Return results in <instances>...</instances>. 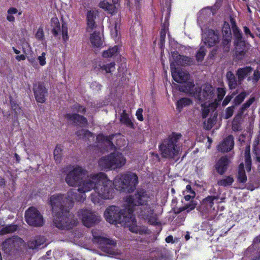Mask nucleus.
Wrapping results in <instances>:
<instances>
[{
    "label": "nucleus",
    "mask_w": 260,
    "mask_h": 260,
    "mask_svg": "<svg viewBox=\"0 0 260 260\" xmlns=\"http://www.w3.org/2000/svg\"><path fill=\"white\" fill-rule=\"evenodd\" d=\"M85 198L83 195L79 197L77 193L72 190L68 191V197L62 194L51 196L50 204L54 214V225L60 230L72 229L76 225L77 221L73 219L74 215L70 209L74 206V200L81 202Z\"/></svg>",
    "instance_id": "obj_1"
},
{
    "label": "nucleus",
    "mask_w": 260,
    "mask_h": 260,
    "mask_svg": "<svg viewBox=\"0 0 260 260\" xmlns=\"http://www.w3.org/2000/svg\"><path fill=\"white\" fill-rule=\"evenodd\" d=\"M77 191L81 193H85L93 189L95 193H91V200L94 204L100 203L102 200H108L113 198V188L112 182L108 179L104 173L90 175L85 180L81 181L78 185Z\"/></svg>",
    "instance_id": "obj_2"
},
{
    "label": "nucleus",
    "mask_w": 260,
    "mask_h": 260,
    "mask_svg": "<svg viewBox=\"0 0 260 260\" xmlns=\"http://www.w3.org/2000/svg\"><path fill=\"white\" fill-rule=\"evenodd\" d=\"M182 136L181 133L172 132L161 141L158 148L162 158L174 159L179 154L182 149L179 141Z\"/></svg>",
    "instance_id": "obj_3"
},
{
    "label": "nucleus",
    "mask_w": 260,
    "mask_h": 260,
    "mask_svg": "<svg viewBox=\"0 0 260 260\" xmlns=\"http://www.w3.org/2000/svg\"><path fill=\"white\" fill-rule=\"evenodd\" d=\"M138 184V177L137 174L131 172L118 175L112 183L117 190L128 192L134 191Z\"/></svg>",
    "instance_id": "obj_4"
},
{
    "label": "nucleus",
    "mask_w": 260,
    "mask_h": 260,
    "mask_svg": "<svg viewBox=\"0 0 260 260\" xmlns=\"http://www.w3.org/2000/svg\"><path fill=\"white\" fill-rule=\"evenodd\" d=\"M150 195L144 189H138L133 194L127 196L125 199L129 214L133 213L137 208L151 202Z\"/></svg>",
    "instance_id": "obj_5"
},
{
    "label": "nucleus",
    "mask_w": 260,
    "mask_h": 260,
    "mask_svg": "<svg viewBox=\"0 0 260 260\" xmlns=\"http://www.w3.org/2000/svg\"><path fill=\"white\" fill-rule=\"evenodd\" d=\"M126 159L119 152H114L102 157L99 160V165L102 170H115L123 166Z\"/></svg>",
    "instance_id": "obj_6"
},
{
    "label": "nucleus",
    "mask_w": 260,
    "mask_h": 260,
    "mask_svg": "<svg viewBox=\"0 0 260 260\" xmlns=\"http://www.w3.org/2000/svg\"><path fill=\"white\" fill-rule=\"evenodd\" d=\"M127 216L128 211L126 206L124 209H120L116 206H110L104 212L105 218L110 224H125V219L128 218Z\"/></svg>",
    "instance_id": "obj_7"
},
{
    "label": "nucleus",
    "mask_w": 260,
    "mask_h": 260,
    "mask_svg": "<svg viewBox=\"0 0 260 260\" xmlns=\"http://www.w3.org/2000/svg\"><path fill=\"white\" fill-rule=\"evenodd\" d=\"M135 211L140 219L147 221L149 224L152 225H157L159 224L157 221V215L155 213L154 205L151 202L145 205L137 208Z\"/></svg>",
    "instance_id": "obj_8"
},
{
    "label": "nucleus",
    "mask_w": 260,
    "mask_h": 260,
    "mask_svg": "<svg viewBox=\"0 0 260 260\" xmlns=\"http://www.w3.org/2000/svg\"><path fill=\"white\" fill-rule=\"evenodd\" d=\"M72 167L73 169L67 174L65 181L70 186H77L83 179L86 170L78 165Z\"/></svg>",
    "instance_id": "obj_9"
},
{
    "label": "nucleus",
    "mask_w": 260,
    "mask_h": 260,
    "mask_svg": "<svg viewBox=\"0 0 260 260\" xmlns=\"http://www.w3.org/2000/svg\"><path fill=\"white\" fill-rule=\"evenodd\" d=\"M25 221L30 226H42L44 224L42 215L37 209L34 207H29L25 213Z\"/></svg>",
    "instance_id": "obj_10"
},
{
    "label": "nucleus",
    "mask_w": 260,
    "mask_h": 260,
    "mask_svg": "<svg viewBox=\"0 0 260 260\" xmlns=\"http://www.w3.org/2000/svg\"><path fill=\"white\" fill-rule=\"evenodd\" d=\"M78 215L82 220L83 224L90 228L98 224L100 221V217L94 212L87 209H82L78 211Z\"/></svg>",
    "instance_id": "obj_11"
},
{
    "label": "nucleus",
    "mask_w": 260,
    "mask_h": 260,
    "mask_svg": "<svg viewBox=\"0 0 260 260\" xmlns=\"http://www.w3.org/2000/svg\"><path fill=\"white\" fill-rule=\"evenodd\" d=\"M33 91L35 99L37 103L41 104L46 102L48 94V89L43 82H38L33 85Z\"/></svg>",
    "instance_id": "obj_12"
},
{
    "label": "nucleus",
    "mask_w": 260,
    "mask_h": 260,
    "mask_svg": "<svg viewBox=\"0 0 260 260\" xmlns=\"http://www.w3.org/2000/svg\"><path fill=\"white\" fill-rule=\"evenodd\" d=\"M214 96V89L210 84H206L204 89H201L198 88L197 94L196 97L199 101L204 102L206 100H210L213 99Z\"/></svg>",
    "instance_id": "obj_13"
},
{
    "label": "nucleus",
    "mask_w": 260,
    "mask_h": 260,
    "mask_svg": "<svg viewBox=\"0 0 260 260\" xmlns=\"http://www.w3.org/2000/svg\"><path fill=\"white\" fill-rule=\"evenodd\" d=\"M170 69L172 78L175 82L182 83L188 80L189 77V74L182 70H178L174 62L170 63Z\"/></svg>",
    "instance_id": "obj_14"
},
{
    "label": "nucleus",
    "mask_w": 260,
    "mask_h": 260,
    "mask_svg": "<svg viewBox=\"0 0 260 260\" xmlns=\"http://www.w3.org/2000/svg\"><path fill=\"white\" fill-rule=\"evenodd\" d=\"M2 250L5 253L9 255L12 253L17 250L19 247V243L16 237H12L5 240L2 244Z\"/></svg>",
    "instance_id": "obj_15"
},
{
    "label": "nucleus",
    "mask_w": 260,
    "mask_h": 260,
    "mask_svg": "<svg viewBox=\"0 0 260 260\" xmlns=\"http://www.w3.org/2000/svg\"><path fill=\"white\" fill-rule=\"evenodd\" d=\"M64 117L68 121H72L74 124L80 127H85L88 123L87 119L78 113H67Z\"/></svg>",
    "instance_id": "obj_16"
},
{
    "label": "nucleus",
    "mask_w": 260,
    "mask_h": 260,
    "mask_svg": "<svg viewBox=\"0 0 260 260\" xmlns=\"http://www.w3.org/2000/svg\"><path fill=\"white\" fill-rule=\"evenodd\" d=\"M206 35L204 39V43L209 47L215 46L219 41V33L218 30L212 29H208L205 32Z\"/></svg>",
    "instance_id": "obj_17"
},
{
    "label": "nucleus",
    "mask_w": 260,
    "mask_h": 260,
    "mask_svg": "<svg viewBox=\"0 0 260 260\" xmlns=\"http://www.w3.org/2000/svg\"><path fill=\"white\" fill-rule=\"evenodd\" d=\"M236 57L242 60L250 48V44L246 41H240L234 44Z\"/></svg>",
    "instance_id": "obj_18"
},
{
    "label": "nucleus",
    "mask_w": 260,
    "mask_h": 260,
    "mask_svg": "<svg viewBox=\"0 0 260 260\" xmlns=\"http://www.w3.org/2000/svg\"><path fill=\"white\" fill-rule=\"evenodd\" d=\"M234 146V138L233 135H230L223 139L222 141L218 145L217 150L223 153L231 151Z\"/></svg>",
    "instance_id": "obj_19"
},
{
    "label": "nucleus",
    "mask_w": 260,
    "mask_h": 260,
    "mask_svg": "<svg viewBox=\"0 0 260 260\" xmlns=\"http://www.w3.org/2000/svg\"><path fill=\"white\" fill-rule=\"evenodd\" d=\"M127 217H128L127 219V221H125V223L123 224V225L128 226L129 231L133 233L140 234L144 233L137 225V222L133 213L129 214V213H128ZM125 220H126V219H125Z\"/></svg>",
    "instance_id": "obj_20"
},
{
    "label": "nucleus",
    "mask_w": 260,
    "mask_h": 260,
    "mask_svg": "<svg viewBox=\"0 0 260 260\" xmlns=\"http://www.w3.org/2000/svg\"><path fill=\"white\" fill-rule=\"evenodd\" d=\"M231 161L227 155L221 156L215 164V168L218 174L223 175L227 171Z\"/></svg>",
    "instance_id": "obj_21"
},
{
    "label": "nucleus",
    "mask_w": 260,
    "mask_h": 260,
    "mask_svg": "<svg viewBox=\"0 0 260 260\" xmlns=\"http://www.w3.org/2000/svg\"><path fill=\"white\" fill-rule=\"evenodd\" d=\"M184 84L180 85L178 88L179 90L186 93L196 96L197 94L198 88H194V84L193 81H186Z\"/></svg>",
    "instance_id": "obj_22"
},
{
    "label": "nucleus",
    "mask_w": 260,
    "mask_h": 260,
    "mask_svg": "<svg viewBox=\"0 0 260 260\" xmlns=\"http://www.w3.org/2000/svg\"><path fill=\"white\" fill-rule=\"evenodd\" d=\"M253 69L251 66H245L240 68L236 71V74L238 78V82L239 85L241 84L244 79L248 77L252 72Z\"/></svg>",
    "instance_id": "obj_23"
},
{
    "label": "nucleus",
    "mask_w": 260,
    "mask_h": 260,
    "mask_svg": "<svg viewBox=\"0 0 260 260\" xmlns=\"http://www.w3.org/2000/svg\"><path fill=\"white\" fill-rule=\"evenodd\" d=\"M172 56L175 61V64L180 66L189 64L191 62V58L180 55L177 51L172 52Z\"/></svg>",
    "instance_id": "obj_24"
},
{
    "label": "nucleus",
    "mask_w": 260,
    "mask_h": 260,
    "mask_svg": "<svg viewBox=\"0 0 260 260\" xmlns=\"http://www.w3.org/2000/svg\"><path fill=\"white\" fill-rule=\"evenodd\" d=\"M225 77L229 89L231 90L236 89L239 83L238 79H237L234 74L231 71H228Z\"/></svg>",
    "instance_id": "obj_25"
},
{
    "label": "nucleus",
    "mask_w": 260,
    "mask_h": 260,
    "mask_svg": "<svg viewBox=\"0 0 260 260\" xmlns=\"http://www.w3.org/2000/svg\"><path fill=\"white\" fill-rule=\"evenodd\" d=\"M93 242L99 245H111L115 247L117 245L116 242L107 238L101 236H95L93 234Z\"/></svg>",
    "instance_id": "obj_26"
},
{
    "label": "nucleus",
    "mask_w": 260,
    "mask_h": 260,
    "mask_svg": "<svg viewBox=\"0 0 260 260\" xmlns=\"http://www.w3.org/2000/svg\"><path fill=\"white\" fill-rule=\"evenodd\" d=\"M96 17V13L93 10H90L87 11L86 14L87 26L91 30L95 27V20Z\"/></svg>",
    "instance_id": "obj_27"
},
{
    "label": "nucleus",
    "mask_w": 260,
    "mask_h": 260,
    "mask_svg": "<svg viewBox=\"0 0 260 260\" xmlns=\"http://www.w3.org/2000/svg\"><path fill=\"white\" fill-rule=\"evenodd\" d=\"M90 41L93 47H100L103 45V41L100 32L95 30L90 36Z\"/></svg>",
    "instance_id": "obj_28"
},
{
    "label": "nucleus",
    "mask_w": 260,
    "mask_h": 260,
    "mask_svg": "<svg viewBox=\"0 0 260 260\" xmlns=\"http://www.w3.org/2000/svg\"><path fill=\"white\" fill-rule=\"evenodd\" d=\"M120 121L122 124L125 125L127 127L132 129L135 128V125L129 117V116L126 113L125 110H123L122 112L120 114Z\"/></svg>",
    "instance_id": "obj_29"
},
{
    "label": "nucleus",
    "mask_w": 260,
    "mask_h": 260,
    "mask_svg": "<svg viewBox=\"0 0 260 260\" xmlns=\"http://www.w3.org/2000/svg\"><path fill=\"white\" fill-rule=\"evenodd\" d=\"M51 26L52 27V34L55 37H57L61 29L60 23L57 17H54L51 19Z\"/></svg>",
    "instance_id": "obj_30"
},
{
    "label": "nucleus",
    "mask_w": 260,
    "mask_h": 260,
    "mask_svg": "<svg viewBox=\"0 0 260 260\" xmlns=\"http://www.w3.org/2000/svg\"><path fill=\"white\" fill-rule=\"evenodd\" d=\"M192 100L188 98H182L178 100L176 104L177 111L180 112L183 108L191 105Z\"/></svg>",
    "instance_id": "obj_31"
},
{
    "label": "nucleus",
    "mask_w": 260,
    "mask_h": 260,
    "mask_svg": "<svg viewBox=\"0 0 260 260\" xmlns=\"http://www.w3.org/2000/svg\"><path fill=\"white\" fill-rule=\"evenodd\" d=\"M114 138L113 135L109 136H105L103 134H100L96 136V141L99 143H104L107 142L110 146H114L112 139Z\"/></svg>",
    "instance_id": "obj_32"
},
{
    "label": "nucleus",
    "mask_w": 260,
    "mask_h": 260,
    "mask_svg": "<svg viewBox=\"0 0 260 260\" xmlns=\"http://www.w3.org/2000/svg\"><path fill=\"white\" fill-rule=\"evenodd\" d=\"M99 7L111 14H114L116 11V7L114 5L110 4L105 1L100 2Z\"/></svg>",
    "instance_id": "obj_33"
},
{
    "label": "nucleus",
    "mask_w": 260,
    "mask_h": 260,
    "mask_svg": "<svg viewBox=\"0 0 260 260\" xmlns=\"http://www.w3.org/2000/svg\"><path fill=\"white\" fill-rule=\"evenodd\" d=\"M54 158L57 164L61 162L62 156V149L60 145H56L53 151Z\"/></svg>",
    "instance_id": "obj_34"
},
{
    "label": "nucleus",
    "mask_w": 260,
    "mask_h": 260,
    "mask_svg": "<svg viewBox=\"0 0 260 260\" xmlns=\"http://www.w3.org/2000/svg\"><path fill=\"white\" fill-rule=\"evenodd\" d=\"M18 226L16 224H11L3 227L0 230V235H4L15 232L17 231Z\"/></svg>",
    "instance_id": "obj_35"
},
{
    "label": "nucleus",
    "mask_w": 260,
    "mask_h": 260,
    "mask_svg": "<svg viewBox=\"0 0 260 260\" xmlns=\"http://www.w3.org/2000/svg\"><path fill=\"white\" fill-rule=\"evenodd\" d=\"M241 118V116L239 115L234 117L232 123V129L233 131L238 132L242 130Z\"/></svg>",
    "instance_id": "obj_36"
},
{
    "label": "nucleus",
    "mask_w": 260,
    "mask_h": 260,
    "mask_svg": "<svg viewBox=\"0 0 260 260\" xmlns=\"http://www.w3.org/2000/svg\"><path fill=\"white\" fill-rule=\"evenodd\" d=\"M10 104L11 105L12 110L14 112L15 115L20 114L22 111L21 108L20 107L17 101L10 96Z\"/></svg>",
    "instance_id": "obj_37"
},
{
    "label": "nucleus",
    "mask_w": 260,
    "mask_h": 260,
    "mask_svg": "<svg viewBox=\"0 0 260 260\" xmlns=\"http://www.w3.org/2000/svg\"><path fill=\"white\" fill-rule=\"evenodd\" d=\"M234 181V178L231 176H225L224 178L218 180L217 184L219 186L226 187L231 186Z\"/></svg>",
    "instance_id": "obj_38"
},
{
    "label": "nucleus",
    "mask_w": 260,
    "mask_h": 260,
    "mask_svg": "<svg viewBox=\"0 0 260 260\" xmlns=\"http://www.w3.org/2000/svg\"><path fill=\"white\" fill-rule=\"evenodd\" d=\"M233 24L235 27V28H233V35L234 37V44L244 41V40L243 39L242 34L240 29L236 25L235 22H234Z\"/></svg>",
    "instance_id": "obj_39"
},
{
    "label": "nucleus",
    "mask_w": 260,
    "mask_h": 260,
    "mask_svg": "<svg viewBox=\"0 0 260 260\" xmlns=\"http://www.w3.org/2000/svg\"><path fill=\"white\" fill-rule=\"evenodd\" d=\"M219 199V195L208 196L203 200V203L206 205L212 207L213 206L214 200H217Z\"/></svg>",
    "instance_id": "obj_40"
},
{
    "label": "nucleus",
    "mask_w": 260,
    "mask_h": 260,
    "mask_svg": "<svg viewBox=\"0 0 260 260\" xmlns=\"http://www.w3.org/2000/svg\"><path fill=\"white\" fill-rule=\"evenodd\" d=\"M43 243L41 240V238L37 237L36 238L31 241H29L28 242V247L30 249H35L39 248V247Z\"/></svg>",
    "instance_id": "obj_41"
},
{
    "label": "nucleus",
    "mask_w": 260,
    "mask_h": 260,
    "mask_svg": "<svg viewBox=\"0 0 260 260\" xmlns=\"http://www.w3.org/2000/svg\"><path fill=\"white\" fill-rule=\"evenodd\" d=\"M149 260H166V256L160 251L151 252Z\"/></svg>",
    "instance_id": "obj_42"
},
{
    "label": "nucleus",
    "mask_w": 260,
    "mask_h": 260,
    "mask_svg": "<svg viewBox=\"0 0 260 260\" xmlns=\"http://www.w3.org/2000/svg\"><path fill=\"white\" fill-rule=\"evenodd\" d=\"M99 66L102 71H105L106 73H110L115 69V63L114 62H111L109 63L103 64L102 66L99 64Z\"/></svg>",
    "instance_id": "obj_43"
},
{
    "label": "nucleus",
    "mask_w": 260,
    "mask_h": 260,
    "mask_svg": "<svg viewBox=\"0 0 260 260\" xmlns=\"http://www.w3.org/2000/svg\"><path fill=\"white\" fill-rule=\"evenodd\" d=\"M75 134L79 138L85 139L91 137L92 134L88 129H82L76 131Z\"/></svg>",
    "instance_id": "obj_44"
},
{
    "label": "nucleus",
    "mask_w": 260,
    "mask_h": 260,
    "mask_svg": "<svg viewBox=\"0 0 260 260\" xmlns=\"http://www.w3.org/2000/svg\"><path fill=\"white\" fill-rule=\"evenodd\" d=\"M18 12L17 9L14 7L10 8L7 11V20L10 22H13L15 21V17L14 14L17 13Z\"/></svg>",
    "instance_id": "obj_45"
},
{
    "label": "nucleus",
    "mask_w": 260,
    "mask_h": 260,
    "mask_svg": "<svg viewBox=\"0 0 260 260\" xmlns=\"http://www.w3.org/2000/svg\"><path fill=\"white\" fill-rule=\"evenodd\" d=\"M71 109L73 111L76 112L77 113H81L82 114H85L86 112V108L84 106L80 105L78 103H76L74 104Z\"/></svg>",
    "instance_id": "obj_46"
},
{
    "label": "nucleus",
    "mask_w": 260,
    "mask_h": 260,
    "mask_svg": "<svg viewBox=\"0 0 260 260\" xmlns=\"http://www.w3.org/2000/svg\"><path fill=\"white\" fill-rule=\"evenodd\" d=\"M247 93L245 91H242L240 93L237 95L234 99V103L235 105H239L244 101Z\"/></svg>",
    "instance_id": "obj_47"
},
{
    "label": "nucleus",
    "mask_w": 260,
    "mask_h": 260,
    "mask_svg": "<svg viewBox=\"0 0 260 260\" xmlns=\"http://www.w3.org/2000/svg\"><path fill=\"white\" fill-rule=\"evenodd\" d=\"M254 96L250 97L245 103H244L240 108V112L243 113L248 108L252 103L255 101Z\"/></svg>",
    "instance_id": "obj_48"
},
{
    "label": "nucleus",
    "mask_w": 260,
    "mask_h": 260,
    "mask_svg": "<svg viewBox=\"0 0 260 260\" xmlns=\"http://www.w3.org/2000/svg\"><path fill=\"white\" fill-rule=\"evenodd\" d=\"M169 25L168 19H165L164 23L161 25V28L160 31V38L166 39L167 30Z\"/></svg>",
    "instance_id": "obj_49"
},
{
    "label": "nucleus",
    "mask_w": 260,
    "mask_h": 260,
    "mask_svg": "<svg viewBox=\"0 0 260 260\" xmlns=\"http://www.w3.org/2000/svg\"><path fill=\"white\" fill-rule=\"evenodd\" d=\"M222 32L223 34V36L232 37L230 26L228 22L225 21L224 22L222 28Z\"/></svg>",
    "instance_id": "obj_50"
},
{
    "label": "nucleus",
    "mask_w": 260,
    "mask_h": 260,
    "mask_svg": "<svg viewBox=\"0 0 260 260\" xmlns=\"http://www.w3.org/2000/svg\"><path fill=\"white\" fill-rule=\"evenodd\" d=\"M206 55V49L204 46H201L197 52L196 57L198 61H202Z\"/></svg>",
    "instance_id": "obj_51"
},
{
    "label": "nucleus",
    "mask_w": 260,
    "mask_h": 260,
    "mask_svg": "<svg viewBox=\"0 0 260 260\" xmlns=\"http://www.w3.org/2000/svg\"><path fill=\"white\" fill-rule=\"evenodd\" d=\"M35 37L39 41H43L45 39V35L43 26H40L38 28L36 33L35 34Z\"/></svg>",
    "instance_id": "obj_52"
},
{
    "label": "nucleus",
    "mask_w": 260,
    "mask_h": 260,
    "mask_svg": "<svg viewBox=\"0 0 260 260\" xmlns=\"http://www.w3.org/2000/svg\"><path fill=\"white\" fill-rule=\"evenodd\" d=\"M163 7L162 8V11H165L166 10L167 11L169 14H170L171 9V0H161Z\"/></svg>",
    "instance_id": "obj_53"
},
{
    "label": "nucleus",
    "mask_w": 260,
    "mask_h": 260,
    "mask_svg": "<svg viewBox=\"0 0 260 260\" xmlns=\"http://www.w3.org/2000/svg\"><path fill=\"white\" fill-rule=\"evenodd\" d=\"M260 79V72L258 70H256L254 71L252 77H248L247 80H252L254 83H257Z\"/></svg>",
    "instance_id": "obj_54"
},
{
    "label": "nucleus",
    "mask_w": 260,
    "mask_h": 260,
    "mask_svg": "<svg viewBox=\"0 0 260 260\" xmlns=\"http://www.w3.org/2000/svg\"><path fill=\"white\" fill-rule=\"evenodd\" d=\"M237 179L238 181L240 183H246L247 180V178L245 172H238Z\"/></svg>",
    "instance_id": "obj_55"
},
{
    "label": "nucleus",
    "mask_w": 260,
    "mask_h": 260,
    "mask_svg": "<svg viewBox=\"0 0 260 260\" xmlns=\"http://www.w3.org/2000/svg\"><path fill=\"white\" fill-rule=\"evenodd\" d=\"M217 91L218 100V101H221L225 94V89L223 88L218 87L217 89Z\"/></svg>",
    "instance_id": "obj_56"
},
{
    "label": "nucleus",
    "mask_w": 260,
    "mask_h": 260,
    "mask_svg": "<svg viewBox=\"0 0 260 260\" xmlns=\"http://www.w3.org/2000/svg\"><path fill=\"white\" fill-rule=\"evenodd\" d=\"M197 206L196 202L191 201L189 203L186 204L184 207L186 208V211L188 213L193 210Z\"/></svg>",
    "instance_id": "obj_57"
},
{
    "label": "nucleus",
    "mask_w": 260,
    "mask_h": 260,
    "mask_svg": "<svg viewBox=\"0 0 260 260\" xmlns=\"http://www.w3.org/2000/svg\"><path fill=\"white\" fill-rule=\"evenodd\" d=\"M234 113V107H228L225 110V118L229 119L233 115Z\"/></svg>",
    "instance_id": "obj_58"
},
{
    "label": "nucleus",
    "mask_w": 260,
    "mask_h": 260,
    "mask_svg": "<svg viewBox=\"0 0 260 260\" xmlns=\"http://www.w3.org/2000/svg\"><path fill=\"white\" fill-rule=\"evenodd\" d=\"M245 164L246 166V169L247 172H249L251 171V157H247V158H245Z\"/></svg>",
    "instance_id": "obj_59"
},
{
    "label": "nucleus",
    "mask_w": 260,
    "mask_h": 260,
    "mask_svg": "<svg viewBox=\"0 0 260 260\" xmlns=\"http://www.w3.org/2000/svg\"><path fill=\"white\" fill-rule=\"evenodd\" d=\"M232 37H225L223 36L222 40V44L224 47L228 46L230 45V43L231 41Z\"/></svg>",
    "instance_id": "obj_60"
},
{
    "label": "nucleus",
    "mask_w": 260,
    "mask_h": 260,
    "mask_svg": "<svg viewBox=\"0 0 260 260\" xmlns=\"http://www.w3.org/2000/svg\"><path fill=\"white\" fill-rule=\"evenodd\" d=\"M46 53L42 52L41 56H39L38 58L39 63L41 66H44L46 64Z\"/></svg>",
    "instance_id": "obj_61"
},
{
    "label": "nucleus",
    "mask_w": 260,
    "mask_h": 260,
    "mask_svg": "<svg viewBox=\"0 0 260 260\" xmlns=\"http://www.w3.org/2000/svg\"><path fill=\"white\" fill-rule=\"evenodd\" d=\"M204 104L202 105L203 108L202 109V116L203 118H206L209 115L210 110L208 107H204Z\"/></svg>",
    "instance_id": "obj_62"
},
{
    "label": "nucleus",
    "mask_w": 260,
    "mask_h": 260,
    "mask_svg": "<svg viewBox=\"0 0 260 260\" xmlns=\"http://www.w3.org/2000/svg\"><path fill=\"white\" fill-rule=\"evenodd\" d=\"M143 109L142 108H139L136 113V115L137 116V119L140 121H142L144 120L143 116Z\"/></svg>",
    "instance_id": "obj_63"
},
{
    "label": "nucleus",
    "mask_w": 260,
    "mask_h": 260,
    "mask_svg": "<svg viewBox=\"0 0 260 260\" xmlns=\"http://www.w3.org/2000/svg\"><path fill=\"white\" fill-rule=\"evenodd\" d=\"M243 31L246 36L248 37V36H249L251 38H254V34L251 32L250 30L247 26H243Z\"/></svg>",
    "instance_id": "obj_64"
}]
</instances>
